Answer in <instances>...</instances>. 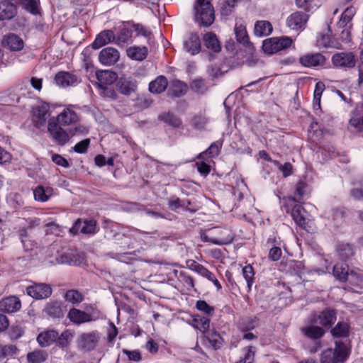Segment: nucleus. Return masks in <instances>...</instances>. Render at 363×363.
Masks as SVG:
<instances>
[{
    "label": "nucleus",
    "instance_id": "a878e982",
    "mask_svg": "<svg viewBox=\"0 0 363 363\" xmlns=\"http://www.w3.org/2000/svg\"><path fill=\"white\" fill-rule=\"evenodd\" d=\"M58 333L54 330H49L40 333L37 337V341L40 347H45L57 340Z\"/></svg>",
    "mask_w": 363,
    "mask_h": 363
},
{
    "label": "nucleus",
    "instance_id": "f8f14e48",
    "mask_svg": "<svg viewBox=\"0 0 363 363\" xmlns=\"http://www.w3.org/2000/svg\"><path fill=\"white\" fill-rule=\"evenodd\" d=\"M311 320L313 323L330 326L336 320V312L333 309L326 308L319 314L313 315Z\"/></svg>",
    "mask_w": 363,
    "mask_h": 363
},
{
    "label": "nucleus",
    "instance_id": "e2e57ef3",
    "mask_svg": "<svg viewBox=\"0 0 363 363\" xmlns=\"http://www.w3.org/2000/svg\"><path fill=\"white\" fill-rule=\"evenodd\" d=\"M201 240L204 242H211L213 244L218 245H224L225 242H226L230 240V238H226L225 240V239L216 240L215 237L210 238L208 235H207L206 234H202L201 235Z\"/></svg>",
    "mask_w": 363,
    "mask_h": 363
},
{
    "label": "nucleus",
    "instance_id": "7ed1b4c3",
    "mask_svg": "<svg viewBox=\"0 0 363 363\" xmlns=\"http://www.w3.org/2000/svg\"><path fill=\"white\" fill-rule=\"evenodd\" d=\"M56 120L48 121V131L52 139L58 145H64L70 140L69 130L62 128V125L56 123Z\"/></svg>",
    "mask_w": 363,
    "mask_h": 363
},
{
    "label": "nucleus",
    "instance_id": "c03bdc74",
    "mask_svg": "<svg viewBox=\"0 0 363 363\" xmlns=\"http://www.w3.org/2000/svg\"><path fill=\"white\" fill-rule=\"evenodd\" d=\"M190 88L199 94H204L208 89L205 82L201 79L194 80L190 84Z\"/></svg>",
    "mask_w": 363,
    "mask_h": 363
},
{
    "label": "nucleus",
    "instance_id": "680f3d73",
    "mask_svg": "<svg viewBox=\"0 0 363 363\" xmlns=\"http://www.w3.org/2000/svg\"><path fill=\"white\" fill-rule=\"evenodd\" d=\"M68 130L70 134V138L78 135H84L88 133V128L82 125H79L74 128H70Z\"/></svg>",
    "mask_w": 363,
    "mask_h": 363
},
{
    "label": "nucleus",
    "instance_id": "58836bf2",
    "mask_svg": "<svg viewBox=\"0 0 363 363\" xmlns=\"http://www.w3.org/2000/svg\"><path fill=\"white\" fill-rule=\"evenodd\" d=\"M303 211L301 205H295L291 210V216L297 225L305 228L306 219L303 215Z\"/></svg>",
    "mask_w": 363,
    "mask_h": 363
},
{
    "label": "nucleus",
    "instance_id": "cd10ccee",
    "mask_svg": "<svg viewBox=\"0 0 363 363\" xmlns=\"http://www.w3.org/2000/svg\"><path fill=\"white\" fill-rule=\"evenodd\" d=\"M3 43L7 45L11 50L18 51L23 48L24 43L23 40L16 34H9L3 41Z\"/></svg>",
    "mask_w": 363,
    "mask_h": 363
},
{
    "label": "nucleus",
    "instance_id": "473e14b6",
    "mask_svg": "<svg viewBox=\"0 0 363 363\" xmlns=\"http://www.w3.org/2000/svg\"><path fill=\"white\" fill-rule=\"evenodd\" d=\"M48 358V353L43 350H35L28 352L26 355V359L28 363H43Z\"/></svg>",
    "mask_w": 363,
    "mask_h": 363
},
{
    "label": "nucleus",
    "instance_id": "5fc2aeb1",
    "mask_svg": "<svg viewBox=\"0 0 363 363\" xmlns=\"http://www.w3.org/2000/svg\"><path fill=\"white\" fill-rule=\"evenodd\" d=\"M196 328L202 333H206L210 326V320L206 317L200 318L199 319L195 318L194 320Z\"/></svg>",
    "mask_w": 363,
    "mask_h": 363
},
{
    "label": "nucleus",
    "instance_id": "37998d69",
    "mask_svg": "<svg viewBox=\"0 0 363 363\" xmlns=\"http://www.w3.org/2000/svg\"><path fill=\"white\" fill-rule=\"evenodd\" d=\"M206 339L214 350H218L223 345V338L216 332L209 333L206 335Z\"/></svg>",
    "mask_w": 363,
    "mask_h": 363
},
{
    "label": "nucleus",
    "instance_id": "4468645a",
    "mask_svg": "<svg viewBox=\"0 0 363 363\" xmlns=\"http://www.w3.org/2000/svg\"><path fill=\"white\" fill-rule=\"evenodd\" d=\"M308 19V16L303 12L297 11L291 14L286 19L287 26L293 30L304 28Z\"/></svg>",
    "mask_w": 363,
    "mask_h": 363
},
{
    "label": "nucleus",
    "instance_id": "f3484780",
    "mask_svg": "<svg viewBox=\"0 0 363 363\" xmlns=\"http://www.w3.org/2000/svg\"><path fill=\"white\" fill-rule=\"evenodd\" d=\"M56 84L62 87L75 86L80 82L78 77L67 72H60L55 77Z\"/></svg>",
    "mask_w": 363,
    "mask_h": 363
},
{
    "label": "nucleus",
    "instance_id": "39448f33",
    "mask_svg": "<svg viewBox=\"0 0 363 363\" xmlns=\"http://www.w3.org/2000/svg\"><path fill=\"white\" fill-rule=\"evenodd\" d=\"M332 63L336 68L347 70L355 67L356 59L352 52H340L333 55Z\"/></svg>",
    "mask_w": 363,
    "mask_h": 363
},
{
    "label": "nucleus",
    "instance_id": "052dcab7",
    "mask_svg": "<svg viewBox=\"0 0 363 363\" xmlns=\"http://www.w3.org/2000/svg\"><path fill=\"white\" fill-rule=\"evenodd\" d=\"M89 144L90 139L86 138L77 143L73 148L74 150L77 153H85L86 152Z\"/></svg>",
    "mask_w": 363,
    "mask_h": 363
},
{
    "label": "nucleus",
    "instance_id": "2f4dec72",
    "mask_svg": "<svg viewBox=\"0 0 363 363\" xmlns=\"http://www.w3.org/2000/svg\"><path fill=\"white\" fill-rule=\"evenodd\" d=\"M301 332L307 337L314 340L320 338L325 333L323 328L313 325H310L302 328Z\"/></svg>",
    "mask_w": 363,
    "mask_h": 363
},
{
    "label": "nucleus",
    "instance_id": "6e6d98bb",
    "mask_svg": "<svg viewBox=\"0 0 363 363\" xmlns=\"http://www.w3.org/2000/svg\"><path fill=\"white\" fill-rule=\"evenodd\" d=\"M255 328V320L252 318H242L239 323V328L242 331H248Z\"/></svg>",
    "mask_w": 363,
    "mask_h": 363
},
{
    "label": "nucleus",
    "instance_id": "f03ea898",
    "mask_svg": "<svg viewBox=\"0 0 363 363\" xmlns=\"http://www.w3.org/2000/svg\"><path fill=\"white\" fill-rule=\"evenodd\" d=\"M194 10L195 21L200 26L208 27L214 22V9L210 0H196Z\"/></svg>",
    "mask_w": 363,
    "mask_h": 363
},
{
    "label": "nucleus",
    "instance_id": "338daca9",
    "mask_svg": "<svg viewBox=\"0 0 363 363\" xmlns=\"http://www.w3.org/2000/svg\"><path fill=\"white\" fill-rule=\"evenodd\" d=\"M188 266L189 269L196 272L199 274L201 275L204 269H206L202 264L197 263L194 260H190L187 262Z\"/></svg>",
    "mask_w": 363,
    "mask_h": 363
},
{
    "label": "nucleus",
    "instance_id": "423d86ee",
    "mask_svg": "<svg viewBox=\"0 0 363 363\" xmlns=\"http://www.w3.org/2000/svg\"><path fill=\"white\" fill-rule=\"evenodd\" d=\"M100 339L101 335L97 330L84 333L79 336V345L84 350L91 351L97 347Z\"/></svg>",
    "mask_w": 363,
    "mask_h": 363
},
{
    "label": "nucleus",
    "instance_id": "79ce46f5",
    "mask_svg": "<svg viewBox=\"0 0 363 363\" xmlns=\"http://www.w3.org/2000/svg\"><path fill=\"white\" fill-rule=\"evenodd\" d=\"M159 118L174 128L179 127L182 123L181 120L171 113H162Z\"/></svg>",
    "mask_w": 363,
    "mask_h": 363
},
{
    "label": "nucleus",
    "instance_id": "9d476101",
    "mask_svg": "<svg viewBox=\"0 0 363 363\" xmlns=\"http://www.w3.org/2000/svg\"><path fill=\"white\" fill-rule=\"evenodd\" d=\"M50 119L56 120L55 121L58 124L67 126L78 122L79 116L70 107H67L57 117H52Z\"/></svg>",
    "mask_w": 363,
    "mask_h": 363
},
{
    "label": "nucleus",
    "instance_id": "09e8293b",
    "mask_svg": "<svg viewBox=\"0 0 363 363\" xmlns=\"http://www.w3.org/2000/svg\"><path fill=\"white\" fill-rule=\"evenodd\" d=\"M242 274L247 282V285L249 289H251V286L253 284L254 279V269L251 265H247L242 268Z\"/></svg>",
    "mask_w": 363,
    "mask_h": 363
},
{
    "label": "nucleus",
    "instance_id": "864d4df0",
    "mask_svg": "<svg viewBox=\"0 0 363 363\" xmlns=\"http://www.w3.org/2000/svg\"><path fill=\"white\" fill-rule=\"evenodd\" d=\"M23 7L33 14L38 13V2L36 0H21Z\"/></svg>",
    "mask_w": 363,
    "mask_h": 363
},
{
    "label": "nucleus",
    "instance_id": "ddd939ff",
    "mask_svg": "<svg viewBox=\"0 0 363 363\" xmlns=\"http://www.w3.org/2000/svg\"><path fill=\"white\" fill-rule=\"evenodd\" d=\"M235 34L237 41L242 44L246 48V50L248 54L253 55L255 49L252 43L249 40L245 26L241 24H236L235 27Z\"/></svg>",
    "mask_w": 363,
    "mask_h": 363
},
{
    "label": "nucleus",
    "instance_id": "bb28decb",
    "mask_svg": "<svg viewBox=\"0 0 363 363\" xmlns=\"http://www.w3.org/2000/svg\"><path fill=\"white\" fill-rule=\"evenodd\" d=\"M187 91V86L185 83L174 80L170 84L168 94L171 97H180L184 96Z\"/></svg>",
    "mask_w": 363,
    "mask_h": 363
},
{
    "label": "nucleus",
    "instance_id": "393cba45",
    "mask_svg": "<svg viewBox=\"0 0 363 363\" xmlns=\"http://www.w3.org/2000/svg\"><path fill=\"white\" fill-rule=\"evenodd\" d=\"M98 86L111 85L117 79V74L110 70H101L96 73Z\"/></svg>",
    "mask_w": 363,
    "mask_h": 363
},
{
    "label": "nucleus",
    "instance_id": "9b49d317",
    "mask_svg": "<svg viewBox=\"0 0 363 363\" xmlns=\"http://www.w3.org/2000/svg\"><path fill=\"white\" fill-rule=\"evenodd\" d=\"M120 57L119 52L117 49L112 47H107L99 52V62L107 66L116 64Z\"/></svg>",
    "mask_w": 363,
    "mask_h": 363
},
{
    "label": "nucleus",
    "instance_id": "5701e85b",
    "mask_svg": "<svg viewBox=\"0 0 363 363\" xmlns=\"http://www.w3.org/2000/svg\"><path fill=\"white\" fill-rule=\"evenodd\" d=\"M116 86L120 93L130 95L136 89V81L131 77H121L117 82Z\"/></svg>",
    "mask_w": 363,
    "mask_h": 363
},
{
    "label": "nucleus",
    "instance_id": "a19ab883",
    "mask_svg": "<svg viewBox=\"0 0 363 363\" xmlns=\"http://www.w3.org/2000/svg\"><path fill=\"white\" fill-rule=\"evenodd\" d=\"M132 37V30L126 28H122L116 35V43L123 45L128 42Z\"/></svg>",
    "mask_w": 363,
    "mask_h": 363
},
{
    "label": "nucleus",
    "instance_id": "c85d7f7f",
    "mask_svg": "<svg viewBox=\"0 0 363 363\" xmlns=\"http://www.w3.org/2000/svg\"><path fill=\"white\" fill-rule=\"evenodd\" d=\"M203 40L204 42L205 46L212 51L215 52H218L221 50V46L220 42L218 41L216 34L208 32L206 33L203 37Z\"/></svg>",
    "mask_w": 363,
    "mask_h": 363
},
{
    "label": "nucleus",
    "instance_id": "de8ad7c7",
    "mask_svg": "<svg viewBox=\"0 0 363 363\" xmlns=\"http://www.w3.org/2000/svg\"><path fill=\"white\" fill-rule=\"evenodd\" d=\"M353 249L350 244H342L339 246L338 254L341 259H347L353 255Z\"/></svg>",
    "mask_w": 363,
    "mask_h": 363
},
{
    "label": "nucleus",
    "instance_id": "aec40b11",
    "mask_svg": "<svg viewBox=\"0 0 363 363\" xmlns=\"http://www.w3.org/2000/svg\"><path fill=\"white\" fill-rule=\"evenodd\" d=\"M325 61V57L320 53L308 54L299 58V62L308 67L323 65Z\"/></svg>",
    "mask_w": 363,
    "mask_h": 363
},
{
    "label": "nucleus",
    "instance_id": "4be33fe9",
    "mask_svg": "<svg viewBox=\"0 0 363 363\" xmlns=\"http://www.w3.org/2000/svg\"><path fill=\"white\" fill-rule=\"evenodd\" d=\"M184 48L186 52L191 55H195L199 53L201 45L198 34L191 33L188 39L184 43Z\"/></svg>",
    "mask_w": 363,
    "mask_h": 363
},
{
    "label": "nucleus",
    "instance_id": "a18cd8bd",
    "mask_svg": "<svg viewBox=\"0 0 363 363\" xmlns=\"http://www.w3.org/2000/svg\"><path fill=\"white\" fill-rule=\"evenodd\" d=\"M355 13V9L352 6L347 7L342 13L340 20L339 21L340 26H345L352 18Z\"/></svg>",
    "mask_w": 363,
    "mask_h": 363
},
{
    "label": "nucleus",
    "instance_id": "b1692460",
    "mask_svg": "<svg viewBox=\"0 0 363 363\" xmlns=\"http://www.w3.org/2000/svg\"><path fill=\"white\" fill-rule=\"evenodd\" d=\"M16 13L17 9L14 4L6 0L0 2V18L1 20H11Z\"/></svg>",
    "mask_w": 363,
    "mask_h": 363
},
{
    "label": "nucleus",
    "instance_id": "dca6fc26",
    "mask_svg": "<svg viewBox=\"0 0 363 363\" xmlns=\"http://www.w3.org/2000/svg\"><path fill=\"white\" fill-rule=\"evenodd\" d=\"M96 225V222L93 219L84 221L81 220V219H78L70 229V232L74 234H77L78 232H81L84 234H91L95 233Z\"/></svg>",
    "mask_w": 363,
    "mask_h": 363
},
{
    "label": "nucleus",
    "instance_id": "412c9836",
    "mask_svg": "<svg viewBox=\"0 0 363 363\" xmlns=\"http://www.w3.org/2000/svg\"><path fill=\"white\" fill-rule=\"evenodd\" d=\"M115 39L116 35L112 30H104L97 35L91 45L94 49H99L106 44L116 41Z\"/></svg>",
    "mask_w": 363,
    "mask_h": 363
},
{
    "label": "nucleus",
    "instance_id": "774afa93",
    "mask_svg": "<svg viewBox=\"0 0 363 363\" xmlns=\"http://www.w3.org/2000/svg\"><path fill=\"white\" fill-rule=\"evenodd\" d=\"M222 144L219 142L213 143L211 145L206 152L212 157L218 155L221 148Z\"/></svg>",
    "mask_w": 363,
    "mask_h": 363
},
{
    "label": "nucleus",
    "instance_id": "72a5a7b5",
    "mask_svg": "<svg viewBox=\"0 0 363 363\" xmlns=\"http://www.w3.org/2000/svg\"><path fill=\"white\" fill-rule=\"evenodd\" d=\"M44 311L50 317L60 318L63 315L61 303L58 301H52L47 304Z\"/></svg>",
    "mask_w": 363,
    "mask_h": 363
},
{
    "label": "nucleus",
    "instance_id": "6ab92c4d",
    "mask_svg": "<svg viewBox=\"0 0 363 363\" xmlns=\"http://www.w3.org/2000/svg\"><path fill=\"white\" fill-rule=\"evenodd\" d=\"M21 306L19 298L13 296L6 297L0 301V311L8 313L16 312Z\"/></svg>",
    "mask_w": 363,
    "mask_h": 363
},
{
    "label": "nucleus",
    "instance_id": "0eeeda50",
    "mask_svg": "<svg viewBox=\"0 0 363 363\" xmlns=\"http://www.w3.org/2000/svg\"><path fill=\"white\" fill-rule=\"evenodd\" d=\"M38 221L37 219H29L26 220L27 224L19 230V236L26 251L32 250L36 245L33 240L28 238V233L33 226L39 225Z\"/></svg>",
    "mask_w": 363,
    "mask_h": 363
},
{
    "label": "nucleus",
    "instance_id": "603ef678",
    "mask_svg": "<svg viewBox=\"0 0 363 363\" xmlns=\"http://www.w3.org/2000/svg\"><path fill=\"white\" fill-rule=\"evenodd\" d=\"M72 338V333L68 330H65L60 336L58 335L56 340L57 344L61 347H67L71 341Z\"/></svg>",
    "mask_w": 363,
    "mask_h": 363
},
{
    "label": "nucleus",
    "instance_id": "c756f323",
    "mask_svg": "<svg viewBox=\"0 0 363 363\" xmlns=\"http://www.w3.org/2000/svg\"><path fill=\"white\" fill-rule=\"evenodd\" d=\"M168 85L167 79L164 76H159L149 84V90L152 93L163 92Z\"/></svg>",
    "mask_w": 363,
    "mask_h": 363
},
{
    "label": "nucleus",
    "instance_id": "4c0bfd02",
    "mask_svg": "<svg viewBox=\"0 0 363 363\" xmlns=\"http://www.w3.org/2000/svg\"><path fill=\"white\" fill-rule=\"evenodd\" d=\"M65 299L72 305H78L84 301V296L77 290H68L65 296Z\"/></svg>",
    "mask_w": 363,
    "mask_h": 363
},
{
    "label": "nucleus",
    "instance_id": "3c124183",
    "mask_svg": "<svg viewBox=\"0 0 363 363\" xmlns=\"http://www.w3.org/2000/svg\"><path fill=\"white\" fill-rule=\"evenodd\" d=\"M133 27L135 31L137 33V35H142L147 38V43H150L153 38L152 34L150 31L147 30L144 26L140 24H133Z\"/></svg>",
    "mask_w": 363,
    "mask_h": 363
},
{
    "label": "nucleus",
    "instance_id": "0e129e2a",
    "mask_svg": "<svg viewBox=\"0 0 363 363\" xmlns=\"http://www.w3.org/2000/svg\"><path fill=\"white\" fill-rule=\"evenodd\" d=\"M123 353L127 355L129 360L139 362L141 359L140 353L138 350L130 351L126 349H123Z\"/></svg>",
    "mask_w": 363,
    "mask_h": 363
},
{
    "label": "nucleus",
    "instance_id": "c9c22d12",
    "mask_svg": "<svg viewBox=\"0 0 363 363\" xmlns=\"http://www.w3.org/2000/svg\"><path fill=\"white\" fill-rule=\"evenodd\" d=\"M332 335L335 337H345L349 335V325L345 322H339L331 330Z\"/></svg>",
    "mask_w": 363,
    "mask_h": 363
},
{
    "label": "nucleus",
    "instance_id": "f704fd0d",
    "mask_svg": "<svg viewBox=\"0 0 363 363\" xmlns=\"http://www.w3.org/2000/svg\"><path fill=\"white\" fill-rule=\"evenodd\" d=\"M128 55L135 60H143L147 55V49L145 46L143 47H131L127 50Z\"/></svg>",
    "mask_w": 363,
    "mask_h": 363
},
{
    "label": "nucleus",
    "instance_id": "7c9ffc66",
    "mask_svg": "<svg viewBox=\"0 0 363 363\" xmlns=\"http://www.w3.org/2000/svg\"><path fill=\"white\" fill-rule=\"evenodd\" d=\"M272 30L273 28L269 21H259L255 25L254 33L257 36H267L272 33Z\"/></svg>",
    "mask_w": 363,
    "mask_h": 363
},
{
    "label": "nucleus",
    "instance_id": "a211bd4d",
    "mask_svg": "<svg viewBox=\"0 0 363 363\" xmlns=\"http://www.w3.org/2000/svg\"><path fill=\"white\" fill-rule=\"evenodd\" d=\"M67 317L71 322L77 325L91 322L94 320L91 314L75 308L69 310Z\"/></svg>",
    "mask_w": 363,
    "mask_h": 363
},
{
    "label": "nucleus",
    "instance_id": "bf43d9fd",
    "mask_svg": "<svg viewBox=\"0 0 363 363\" xmlns=\"http://www.w3.org/2000/svg\"><path fill=\"white\" fill-rule=\"evenodd\" d=\"M196 308L207 315H212L214 311V308L212 306L202 300H199L196 302Z\"/></svg>",
    "mask_w": 363,
    "mask_h": 363
},
{
    "label": "nucleus",
    "instance_id": "20e7f679",
    "mask_svg": "<svg viewBox=\"0 0 363 363\" xmlns=\"http://www.w3.org/2000/svg\"><path fill=\"white\" fill-rule=\"evenodd\" d=\"M292 40L290 38H272L263 41L262 50L264 52L272 55L291 46Z\"/></svg>",
    "mask_w": 363,
    "mask_h": 363
},
{
    "label": "nucleus",
    "instance_id": "49530a36",
    "mask_svg": "<svg viewBox=\"0 0 363 363\" xmlns=\"http://www.w3.org/2000/svg\"><path fill=\"white\" fill-rule=\"evenodd\" d=\"M215 234L217 235V237H215L216 240H220V239H226L230 238V240L228 242H225L224 245H227L230 243L233 240V237L230 233V231L228 228H215L214 229Z\"/></svg>",
    "mask_w": 363,
    "mask_h": 363
},
{
    "label": "nucleus",
    "instance_id": "13d9d810",
    "mask_svg": "<svg viewBox=\"0 0 363 363\" xmlns=\"http://www.w3.org/2000/svg\"><path fill=\"white\" fill-rule=\"evenodd\" d=\"M99 93L101 96L107 98H110L111 99H116V93L113 89V87L108 86H99Z\"/></svg>",
    "mask_w": 363,
    "mask_h": 363
},
{
    "label": "nucleus",
    "instance_id": "2eb2a0df",
    "mask_svg": "<svg viewBox=\"0 0 363 363\" xmlns=\"http://www.w3.org/2000/svg\"><path fill=\"white\" fill-rule=\"evenodd\" d=\"M334 276L340 281H353L357 279V273L351 272L349 273V268L346 264H337L333 267Z\"/></svg>",
    "mask_w": 363,
    "mask_h": 363
},
{
    "label": "nucleus",
    "instance_id": "e433bc0d",
    "mask_svg": "<svg viewBox=\"0 0 363 363\" xmlns=\"http://www.w3.org/2000/svg\"><path fill=\"white\" fill-rule=\"evenodd\" d=\"M52 189L51 188L45 189L42 186H38L33 191L35 199L42 202L48 201L50 196L52 195Z\"/></svg>",
    "mask_w": 363,
    "mask_h": 363
},
{
    "label": "nucleus",
    "instance_id": "ea45409f",
    "mask_svg": "<svg viewBox=\"0 0 363 363\" xmlns=\"http://www.w3.org/2000/svg\"><path fill=\"white\" fill-rule=\"evenodd\" d=\"M208 123V118L203 113H198L195 115L191 121V125L199 130L205 129L206 125Z\"/></svg>",
    "mask_w": 363,
    "mask_h": 363
},
{
    "label": "nucleus",
    "instance_id": "69168bd1",
    "mask_svg": "<svg viewBox=\"0 0 363 363\" xmlns=\"http://www.w3.org/2000/svg\"><path fill=\"white\" fill-rule=\"evenodd\" d=\"M52 161L57 165L62 166L63 167H69V163L67 160L60 155L53 154L52 156Z\"/></svg>",
    "mask_w": 363,
    "mask_h": 363
},
{
    "label": "nucleus",
    "instance_id": "4d7b16f0",
    "mask_svg": "<svg viewBox=\"0 0 363 363\" xmlns=\"http://www.w3.org/2000/svg\"><path fill=\"white\" fill-rule=\"evenodd\" d=\"M253 347L249 346L244 349L245 357L241 358L236 363H252L254 361L255 351L252 350Z\"/></svg>",
    "mask_w": 363,
    "mask_h": 363
},
{
    "label": "nucleus",
    "instance_id": "f257e3e1",
    "mask_svg": "<svg viewBox=\"0 0 363 363\" xmlns=\"http://www.w3.org/2000/svg\"><path fill=\"white\" fill-rule=\"evenodd\" d=\"M350 354L347 345L342 341H335V348L324 350L320 358V363H344Z\"/></svg>",
    "mask_w": 363,
    "mask_h": 363
},
{
    "label": "nucleus",
    "instance_id": "1a4fd4ad",
    "mask_svg": "<svg viewBox=\"0 0 363 363\" xmlns=\"http://www.w3.org/2000/svg\"><path fill=\"white\" fill-rule=\"evenodd\" d=\"M27 294L35 299L48 298L52 294V289L47 284H34L26 288Z\"/></svg>",
    "mask_w": 363,
    "mask_h": 363
},
{
    "label": "nucleus",
    "instance_id": "6e6552de",
    "mask_svg": "<svg viewBox=\"0 0 363 363\" xmlns=\"http://www.w3.org/2000/svg\"><path fill=\"white\" fill-rule=\"evenodd\" d=\"M33 121L37 128L43 126L50 116L48 104L42 103L33 108Z\"/></svg>",
    "mask_w": 363,
    "mask_h": 363
},
{
    "label": "nucleus",
    "instance_id": "8fccbe9b",
    "mask_svg": "<svg viewBox=\"0 0 363 363\" xmlns=\"http://www.w3.org/2000/svg\"><path fill=\"white\" fill-rule=\"evenodd\" d=\"M240 0H225L221 6L220 12L223 16H229L236 4Z\"/></svg>",
    "mask_w": 363,
    "mask_h": 363
}]
</instances>
